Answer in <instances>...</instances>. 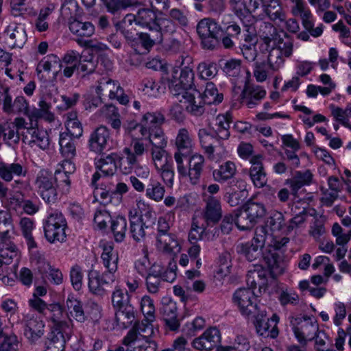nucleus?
<instances>
[{"label": "nucleus", "instance_id": "nucleus-17", "mask_svg": "<svg viewBox=\"0 0 351 351\" xmlns=\"http://www.w3.org/2000/svg\"><path fill=\"white\" fill-rule=\"evenodd\" d=\"M110 135L108 129L106 126H99L91 132L88 141V147L90 152L101 154L106 148Z\"/></svg>", "mask_w": 351, "mask_h": 351}, {"label": "nucleus", "instance_id": "nucleus-51", "mask_svg": "<svg viewBox=\"0 0 351 351\" xmlns=\"http://www.w3.org/2000/svg\"><path fill=\"white\" fill-rule=\"evenodd\" d=\"M278 70H273L269 62L263 60L255 61L254 63V76L257 82H265L267 78L272 75L275 72Z\"/></svg>", "mask_w": 351, "mask_h": 351}, {"label": "nucleus", "instance_id": "nucleus-52", "mask_svg": "<svg viewBox=\"0 0 351 351\" xmlns=\"http://www.w3.org/2000/svg\"><path fill=\"white\" fill-rule=\"evenodd\" d=\"M19 225L22 234L26 239L28 248H36L37 244L32 234V232L34 228V221L29 217H23L20 220Z\"/></svg>", "mask_w": 351, "mask_h": 351}, {"label": "nucleus", "instance_id": "nucleus-40", "mask_svg": "<svg viewBox=\"0 0 351 351\" xmlns=\"http://www.w3.org/2000/svg\"><path fill=\"white\" fill-rule=\"evenodd\" d=\"M175 144L177 148L176 153H182L183 154H191L193 141L187 129L181 128L178 130Z\"/></svg>", "mask_w": 351, "mask_h": 351}, {"label": "nucleus", "instance_id": "nucleus-26", "mask_svg": "<svg viewBox=\"0 0 351 351\" xmlns=\"http://www.w3.org/2000/svg\"><path fill=\"white\" fill-rule=\"evenodd\" d=\"M251 167L250 176L256 187H263L267 183V175L263 164V157L261 155L254 156L250 159Z\"/></svg>", "mask_w": 351, "mask_h": 351}, {"label": "nucleus", "instance_id": "nucleus-19", "mask_svg": "<svg viewBox=\"0 0 351 351\" xmlns=\"http://www.w3.org/2000/svg\"><path fill=\"white\" fill-rule=\"evenodd\" d=\"M23 322L25 324V336L30 343H36L44 335V322L31 315H26Z\"/></svg>", "mask_w": 351, "mask_h": 351}, {"label": "nucleus", "instance_id": "nucleus-18", "mask_svg": "<svg viewBox=\"0 0 351 351\" xmlns=\"http://www.w3.org/2000/svg\"><path fill=\"white\" fill-rule=\"evenodd\" d=\"M5 43L10 48H22L27 36L25 28L20 24H10L3 32Z\"/></svg>", "mask_w": 351, "mask_h": 351}, {"label": "nucleus", "instance_id": "nucleus-62", "mask_svg": "<svg viewBox=\"0 0 351 351\" xmlns=\"http://www.w3.org/2000/svg\"><path fill=\"white\" fill-rule=\"evenodd\" d=\"M302 25L305 29L313 37H318L323 32V25L321 24L316 28H313L314 23L312 21V14L311 11H306L302 16Z\"/></svg>", "mask_w": 351, "mask_h": 351}, {"label": "nucleus", "instance_id": "nucleus-10", "mask_svg": "<svg viewBox=\"0 0 351 351\" xmlns=\"http://www.w3.org/2000/svg\"><path fill=\"white\" fill-rule=\"evenodd\" d=\"M96 93L100 97L108 96L110 99H116L122 105H127L130 101L119 82L108 77H104L98 81Z\"/></svg>", "mask_w": 351, "mask_h": 351}, {"label": "nucleus", "instance_id": "nucleus-46", "mask_svg": "<svg viewBox=\"0 0 351 351\" xmlns=\"http://www.w3.org/2000/svg\"><path fill=\"white\" fill-rule=\"evenodd\" d=\"M97 66V61L95 60L92 54L81 55L79 59L77 75L84 79L89 75L93 73Z\"/></svg>", "mask_w": 351, "mask_h": 351}, {"label": "nucleus", "instance_id": "nucleus-16", "mask_svg": "<svg viewBox=\"0 0 351 351\" xmlns=\"http://www.w3.org/2000/svg\"><path fill=\"white\" fill-rule=\"evenodd\" d=\"M178 101L185 104V108L194 116H201L204 112V104L200 93L193 89L187 93L181 94L180 97H176Z\"/></svg>", "mask_w": 351, "mask_h": 351}, {"label": "nucleus", "instance_id": "nucleus-34", "mask_svg": "<svg viewBox=\"0 0 351 351\" xmlns=\"http://www.w3.org/2000/svg\"><path fill=\"white\" fill-rule=\"evenodd\" d=\"M26 173L25 167L21 163L0 162V177L5 182H10L14 177H25Z\"/></svg>", "mask_w": 351, "mask_h": 351}, {"label": "nucleus", "instance_id": "nucleus-47", "mask_svg": "<svg viewBox=\"0 0 351 351\" xmlns=\"http://www.w3.org/2000/svg\"><path fill=\"white\" fill-rule=\"evenodd\" d=\"M117 325L123 328L130 326L135 321V311L132 304L115 311Z\"/></svg>", "mask_w": 351, "mask_h": 351}, {"label": "nucleus", "instance_id": "nucleus-49", "mask_svg": "<svg viewBox=\"0 0 351 351\" xmlns=\"http://www.w3.org/2000/svg\"><path fill=\"white\" fill-rule=\"evenodd\" d=\"M74 137L65 132L60 134L59 145L62 155L68 159L74 158L76 155V147Z\"/></svg>", "mask_w": 351, "mask_h": 351}, {"label": "nucleus", "instance_id": "nucleus-50", "mask_svg": "<svg viewBox=\"0 0 351 351\" xmlns=\"http://www.w3.org/2000/svg\"><path fill=\"white\" fill-rule=\"evenodd\" d=\"M145 192L148 198L160 202L164 197L165 189L157 179L151 177L146 182Z\"/></svg>", "mask_w": 351, "mask_h": 351}, {"label": "nucleus", "instance_id": "nucleus-44", "mask_svg": "<svg viewBox=\"0 0 351 351\" xmlns=\"http://www.w3.org/2000/svg\"><path fill=\"white\" fill-rule=\"evenodd\" d=\"M129 219L130 234L132 239L136 242L143 241L146 237L145 228H147L148 226H145L138 216L136 213L133 215L132 211L130 212Z\"/></svg>", "mask_w": 351, "mask_h": 351}, {"label": "nucleus", "instance_id": "nucleus-35", "mask_svg": "<svg viewBox=\"0 0 351 351\" xmlns=\"http://www.w3.org/2000/svg\"><path fill=\"white\" fill-rule=\"evenodd\" d=\"M69 28L71 32L77 36V40H87L95 33V26L90 22H82L77 19L69 21Z\"/></svg>", "mask_w": 351, "mask_h": 351}, {"label": "nucleus", "instance_id": "nucleus-33", "mask_svg": "<svg viewBox=\"0 0 351 351\" xmlns=\"http://www.w3.org/2000/svg\"><path fill=\"white\" fill-rule=\"evenodd\" d=\"M66 306L69 322H72L71 317L80 323H84L88 319V316L83 308V304L80 300L73 297H69L66 300Z\"/></svg>", "mask_w": 351, "mask_h": 351}, {"label": "nucleus", "instance_id": "nucleus-39", "mask_svg": "<svg viewBox=\"0 0 351 351\" xmlns=\"http://www.w3.org/2000/svg\"><path fill=\"white\" fill-rule=\"evenodd\" d=\"M135 25V17L133 14H127L123 19L116 24V28L120 31L124 36L127 43L134 41L133 38L138 34L136 32Z\"/></svg>", "mask_w": 351, "mask_h": 351}, {"label": "nucleus", "instance_id": "nucleus-55", "mask_svg": "<svg viewBox=\"0 0 351 351\" xmlns=\"http://www.w3.org/2000/svg\"><path fill=\"white\" fill-rule=\"evenodd\" d=\"M202 99L204 102L207 104H218L223 101V95L219 93L214 83L208 82Z\"/></svg>", "mask_w": 351, "mask_h": 351}, {"label": "nucleus", "instance_id": "nucleus-8", "mask_svg": "<svg viewBox=\"0 0 351 351\" xmlns=\"http://www.w3.org/2000/svg\"><path fill=\"white\" fill-rule=\"evenodd\" d=\"M255 289L248 286L247 288H240L233 295V302L236 304L241 314L246 317L255 315L259 311L256 297Z\"/></svg>", "mask_w": 351, "mask_h": 351}, {"label": "nucleus", "instance_id": "nucleus-53", "mask_svg": "<svg viewBox=\"0 0 351 351\" xmlns=\"http://www.w3.org/2000/svg\"><path fill=\"white\" fill-rule=\"evenodd\" d=\"M111 230L114 240L121 242L125 237L127 231V220L124 217L118 216L111 221Z\"/></svg>", "mask_w": 351, "mask_h": 351}, {"label": "nucleus", "instance_id": "nucleus-4", "mask_svg": "<svg viewBox=\"0 0 351 351\" xmlns=\"http://www.w3.org/2000/svg\"><path fill=\"white\" fill-rule=\"evenodd\" d=\"M197 33L201 38V45L205 49H216L223 35L221 26L212 18L200 20L197 25Z\"/></svg>", "mask_w": 351, "mask_h": 351}, {"label": "nucleus", "instance_id": "nucleus-63", "mask_svg": "<svg viewBox=\"0 0 351 351\" xmlns=\"http://www.w3.org/2000/svg\"><path fill=\"white\" fill-rule=\"evenodd\" d=\"M60 66V58L55 54H49L44 57L38 64L36 71L38 74L42 71L49 72L56 66Z\"/></svg>", "mask_w": 351, "mask_h": 351}, {"label": "nucleus", "instance_id": "nucleus-58", "mask_svg": "<svg viewBox=\"0 0 351 351\" xmlns=\"http://www.w3.org/2000/svg\"><path fill=\"white\" fill-rule=\"evenodd\" d=\"M123 152L126 155V161H123V160L118 161V167L122 173L129 174L132 171L138 160L137 158H135L132 154V150L129 147H125L123 149Z\"/></svg>", "mask_w": 351, "mask_h": 351}, {"label": "nucleus", "instance_id": "nucleus-43", "mask_svg": "<svg viewBox=\"0 0 351 351\" xmlns=\"http://www.w3.org/2000/svg\"><path fill=\"white\" fill-rule=\"evenodd\" d=\"M162 285V268L159 265H153L146 276L147 291L152 294L157 293Z\"/></svg>", "mask_w": 351, "mask_h": 351}, {"label": "nucleus", "instance_id": "nucleus-9", "mask_svg": "<svg viewBox=\"0 0 351 351\" xmlns=\"http://www.w3.org/2000/svg\"><path fill=\"white\" fill-rule=\"evenodd\" d=\"M116 280V276L100 272L97 270H90L88 273V287L89 291L97 297L107 295Z\"/></svg>", "mask_w": 351, "mask_h": 351}, {"label": "nucleus", "instance_id": "nucleus-22", "mask_svg": "<svg viewBox=\"0 0 351 351\" xmlns=\"http://www.w3.org/2000/svg\"><path fill=\"white\" fill-rule=\"evenodd\" d=\"M135 25L147 27L152 33L156 31L161 32L160 24L158 23L157 15L152 9L141 8L136 14Z\"/></svg>", "mask_w": 351, "mask_h": 351}, {"label": "nucleus", "instance_id": "nucleus-29", "mask_svg": "<svg viewBox=\"0 0 351 351\" xmlns=\"http://www.w3.org/2000/svg\"><path fill=\"white\" fill-rule=\"evenodd\" d=\"M312 180L313 173L310 170L297 171L292 178L285 180V184L289 186L291 194L296 196L298 191L303 186L309 185Z\"/></svg>", "mask_w": 351, "mask_h": 351}, {"label": "nucleus", "instance_id": "nucleus-41", "mask_svg": "<svg viewBox=\"0 0 351 351\" xmlns=\"http://www.w3.org/2000/svg\"><path fill=\"white\" fill-rule=\"evenodd\" d=\"M204 157L199 154H195L190 158L189 177L192 184L198 183L204 166Z\"/></svg>", "mask_w": 351, "mask_h": 351}, {"label": "nucleus", "instance_id": "nucleus-31", "mask_svg": "<svg viewBox=\"0 0 351 351\" xmlns=\"http://www.w3.org/2000/svg\"><path fill=\"white\" fill-rule=\"evenodd\" d=\"M222 216L220 200L213 195L207 197L204 217L206 221L213 223H217Z\"/></svg>", "mask_w": 351, "mask_h": 351}, {"label": "nucleus", "instance_id": "nucleus-36", "mask_svg": "<svg viewBox=\"0 0 351 351\" xmlns=\"http://www.w3.org/2000/svg\"><path fill=\"white\" fill-rule=\"evenodd\" d=\"M254 270L248 271L246 282L252 289H256L258 287V291L260 293L261 289L267 285V271L261 265H254Z\"/></svg>", "mask_w": 351, "mask_h": 351}, {"label": "nucleus", "instance_id": "nucleus-59", "mask_svg": "<svg viewBox=\"0 0 351 351\" xmlns=\"http://www.w3.org/2000/svg\"><path fill=\"white\" fill-rule=\"evenodd\" d=\"M269 55L267 62L271 64L273 70H279L284 63V54L272 44L268 48Z\"/></svg>", "mask_w": 351, "mask_h": 351}, {"label": "nucleus", "instance_id": "nucleus-12", "mask_svg": "<svg viewBox=\"0 0 351 351\" xmlns=\"http://www.w3.org/2000/svg\"><path fill=\"white\" fill-rule=\"evenodd\" d=\"M22 141L31 147H38L43 150L49 148L50 139L47 131L38 125H29L26 131L21 132Z\"/></svg>", "mask_w": 351, "mask_h": 351}, {"label": "nucleus", "instance_id": "nucleus-42", "mask_svg": "<svg viewBox=\"0 0 351 351\" xmlns=\"http://www.w3.org/2000/svg\"><path fill=\"white\" fill-rule=\"evenodd\" d=\"M257 33L266 45V50L271 46L272 41H275L279 35L276 28L270 23L261 21L258 24Z\"/></svg>", "mask_w": 351, "mask_h": 351}, {"label": "nucleus", "instance_id": "nucleus-27", "mask_svg": "<svg viewBox=\"0 0 351 351\" xmlns=\"http://www.w3.org/2000/svg\"><path fill=\"white\" fill-rule=\"evenodd\" d=\"M229 3L234 14L242 21L251 17L259 6L258 0H229Z\"/></svg>", "mask_w": 351, "mask_h": 351}, {"label": "nucleus", "instance_id": "nucleus-13", "mask_svg": "<svg viewBox=\"0 0 351 351\" xmlns=\"http://www.w3.org/2000/svg\"><path fill=\"white\" fill-rule=\"evenodd\" d=\"M134 41H130L128 45L134 49L136 53L145 54L148 53L154 44L161 43L162 41V34L161 32L156 31L151 34L138 33L133 38Z\"/></svg>", "mask_w": 351, "mask_h": 351}, {"label": "nucleus", "instance_id": "nucleus-61", "mask_svg": "<svg viewBox=\"0 0 351 351\" xmlns=\"http://www.w3.org/2000/svg\"><path fill=\"white\" fill-rule=\"evenodd\" d=\"M112 304L115 311L131 304L128 293H124L123 290L119 287L116 288L112 292Z\"/></svg>", "mask_w": 351, "mask_h": 351}, {"label": "nucleus", "instance_id": "nucleus-30", "mask_svg": "<svg viewBox=\"0 0 351 351\" xmlns=\"http://www.w3.org/2000/svg\"><path fill=\"white\" fill-rule=\"evenodd\" d=\"M264 13L276 23L286 21V14L278 0H262Z\"/></svg>", "mask_w": 351, "mask_h": 351}, {"label": "nucleus", "instance_id": "nucleus-28", "mask_svg": "<svg viewBox=\"0 0 351 351\" xmlns=\"http://www.w3.org/2000/svg\"><path fill=\"white\" fill-rule=\"evenodd\" d=\"M47 311L50 313L49 317L53 324L51 328L61 329L64 332H70L69 322L66 321L68 318L67 313L64 312L61 305L51 304Z\"/></svg>", "mask_w": 351, "mask_h": 351}, {"label": "nucleus", "instance_id": "nucleus-6", "mask_svg": "<svg viewBox=\"0 0 351 351\" xmlns=\"http://www.w3.org/2000/svg\"><path fill=\"white\" fill-rule=\"evenodd\" d=\"M35 184L38 193L47 204H52L57 201L56 178L52 172L46 169L40 170L36 176Z\"/></svg>", "mask_w": 351, "mask_h": 351}, {"label": "nucleus", "instance_id": "nucleus-5", "mask_svg": "<svg viewBox=\"0 0 351 351\" xmlns=\"http://www.w3.org/2000/svg\"><path fill=\"white\" fill-rule=\"evenodd\" d=\"M291 326L298 343L307 344L315 338L319 326L313 317L304 315L302 317H291Z\"/></svg>", "mask_w": 351, "mask_h": 351}, {"label": "nucleus", "instance_id": "nucleus-56", "mask_svg": "<svg viewBox=\"0 0 351 351\" xmlns=\"http://www.w3.org/2000/svg\"><path fill=\"white\" fill-rule=\"evenodd\" d=\"M142 138H149L152 148L165 147L167 144L165 134L161 128L152 129L146 135L141 136Z\"/></svg>", "mask_w": 351, "mask_h": 351}, {"label": "nucleus", "instance_id": "nucleus-38", "mask_svg": "<svg viewBox=\"0 0 351 351\" xmlns=\"http://www.w3.org/2000/svg\"><path fill=\"white\" fill-rule=\"evenodd\" d=\"M238 186V189H235L234 185H227L224 188L223 199L232 207L239 206L247 197V191L244 189H241V185ZM244 185L242 186V187Z\"/></svg>", "mask_w": 351, "mask_h": 351}, {"label": "nucleus", "instance_id": "nucleus-14", "mask_svg": "<svg viewBox=\"0 0 351 351\" xmlns=\"http://www.w3.org/2000/svg\"><path fill=\"white\" fill-rule=\"evenodd\" d=\"M251 317H254V324L258 334L271 338H276L278 336L277 323L279 321V317L276 314H274L267 322L265 319V314L263 311H258L255 315Z\"/></svg>", "mask_w": 351, "mask_h": 351}, {"label": "nucleus", "instance_id": "nucleus-21", "mask_svg": "<svg viewBox=\"0 0 351 351\" xmlns=\"http://www.w3.org/2000/svg\"><path fill=\"white\" fill-rule=\"evenodd\" d=\"M221 341V333L215 327L210 328L193 341V346L199 350H210Z\"/></svg>", "mask_w": 351, "mask_h": 351}, {"label": "nucleus", "instance_id": "nucleus-54", "mask_svg": "<svg viewBox=\"0 0 351 351\" xmlns=\"http://www.w3.org/2000/svg\"><path fill=\"white\" fill-rule=\"evenodd\" d=\"M197 70L199 77L206 80L214 78L218 73L217 64L210 60L200 62L197 67Z\"/></svg>", "mask_w": 351, "mask_h": 351}, {"label": "nucleus", "instance_id": "nucleus-60", "mask_svg": "<svg viewBox=\"0 0 351 351\" xmlns=\"http://www.w3.org/2000/svg\"><path fill=\"white\" fill-rule=\"evenodd\" d=\"M107 11L112 14L117 13L121 9L131 6L135 3V0H101Z\"/></svg>", "mask_w": 351, "mask_h": 351}, {"label": "nucleus", "instance_id": "nucleus-37", "mask_svg": "<svg viewBox=\"0 0 351 351\" xmlns=\"http://www.w3.org/2000/svg\"><path fill=\"white\" fill-rule=\"evenodd\" d=\"M165 117L160 112L145 113L141 122V134L146 135L153 128H161Z\"/></svg>", "mask_w": 351, "mask_h": 351}, {"label": "nucleus", "instance_id": "nucleus-15", "mask_svg": "<svg viewBox=\"0 0 351 351\" xmlns=\"http://www.w3.org/2000/svg\"><path fill=\"white\" fill-rule=\"evenodd\" d=\"M237 169L234 162L226 161L219 166V167L213 171V177L215 182L223 184L227 182L228 185H237L243 184L241 179L235 178Z\"/></svg>", "mask_w": 351, "mask_h": 351}, {"label": "nucleus", "instance_id": "nucleus-32", "mask_svg": "<svg viewBox=\"0 0 351 351\" xmlns=\"http://www.w3.org/2000/svg\"><path fill=\"white\" fill-rule=\"evenodd\" d=\"M156 247L165 254H172L180 250L177 235L170 232L162 236H156Z\"/></svg>", "mask_w": 351, "mask_h": 351}, {"label": "nucleus", "instance_id": "nucleus-11", "mask_svg": "<svg viewBox=\"0 0 351 351\" xmlns=\"http://www.w3.org/2000/svg\"><path fill=\"white\" fill-rule=\"evenodd\" d=\"M122 160L123 157L116 152L102 155L99 159L95 160V165L97 171L93 175L92 185H96L101 175L105 177H110L115 174L118 168V161Z\"/></svg>", "mask_w": 351, "mask_h": 351}, {"label": "nucleus", "instance_id": "nucleus-3", "mask_svg": "<svg viewBox=\"0 0 351 351\" xmlns=\"http://www.w3.org/2000/svg\"><path fill=\"white\" fill-rule=\"evenodd\" d=\"M266 213L267 209L263 203L248 201L237 209V227L241 230H250Z\"/></svg>", "mask_w": 351, "mask_h": 351}, {"label": "nucleus", "instance_id": "nucleus-20", "mask_svg": "<svg viewBox=\"0 0 351 351\" xmlns=\"http://www.w3.org/2000/svg\"><path fill=\"white\" fill-rule=\"evenodd\" d=\"M3 110L7 114H25L29 108V104L23 96H18L12 101V96L9 93V88L3 90Z\"/></svg>", "mask_w": 351, "mask_h": 351}, {"label": "nucleus", "instance_id": "nucleus-7", "mask_svg": "<svg viewBox=\"0 0 351 351\" xmlns=\"http://www.w3.org/2000/svg\"><path fill=\"white\" fill-rule=\"evenodd\" d=\"M67 227L66 219L60 213H54L47 217L44 223L46 239L50 243L63 242L66 237L65 229Z\"/></svg>", "mask_w": 351, "mask_h": 351}, {"label": "nucleus", "instance_id": "nucleus-24", "mask_svg": "<svg viewBox=\"0 0 351 351\" xmlns=\"http://www.w3.org/2000/svg\"><path fill=\"white\" fill-rule=\"evenodd\" d=\"M266 95V91L259 86H252L247 84L241 92V102L249 108H253L257 106L261 99Z\"/></svg>", "mask_w": 351, "mask_h": 351}, {"label": "nucleus", "instance_id": "nucleus-48", "mask_svg": "<svg viewBox=\"0 0 351 351\" xmlns=\"http://www.w3.org/2000/svg\"><path fill=\"white\" fill-rule=\"evenodd\" d=\"M237 252L244 256L250 262L262 257V248L252 242L239 243L237 245Z\"/></svg>", "mask_w": 351, "mask_h": 351}, {"label": "nucleus", "instance_id": "nucleus-57", "mask_svg": "<svg viewBox=\"0 0 351 351\" xmlns=\"http://www.w3.org/2000/svg\"><path fill=\"white\" fill-rule=\"evenodd\" d=\"M221 68L223 73L230 77H237L241 70V61L238 59H229L221 61Z\"/></svg>", "mask_w": 351, "mask_h": 351}, {"label": "nucleus", "instance_id": "nucleus-1", "mask_svg": "<svg viewBox=\"0 0 351 351\" xmlns=\"http://www.w3.org/2000/svg\"><path fill=\"white\" fill-rule=\"evenodd\" d=\"M232 119L230 113L219 114L215 119V124L213 128L215 134H210L204 129H200L198 132V138L202 148L210 160L215 159V152L217 145H220L221 140H227L230 136V124Z\"/></svg>", "mask_w": 351, "mask_h": 351}, {"label": "nucleus", "instance_id": "nucleus-64", "mask_svg": "<svg viewBox=\"0 0 351 351\" xmlns=\"http://www.w3.org/2000/svg\"><path fill=\"white\" fill-rule=\"evenodd\" d=\"M141 311L145 318L149 322L155 320V307L153 300L149 295H144L141 300Z\"/></svg>", "mask_w": 351, "mask_h": 351}, {"label": "nucleus", "instance_id": "nucleus-25", "mask_svg": "<svg viewBox=\"0 0 351 351\" xmlns=\"http://www.w3.org/2000/svg\"><path fill=\"white\" fill-rule=\"evenodd\" d=\"M102 250L101 258L103 265L106 269L104 272L116 276L115 274L118 269L119 262L117 252L114 250L113 245L111 243H104L102 245Z\"/></svg>", "mask_w": 351, "mask_h": 351}, {"label": "nucleus", "instance_id": "nucleus-45", "mask_svg": "<svg viewBox=\"0 0 351 351\" xmlns=\"http://www.w3.org/2000/svg\"><path fill=\"white\" fill-rule=\"evenodd\" d=\"M65 127L68 132L75 138H79L82 136L83 128L81 121L78 119L77 112L76 111H70L65 115Z\"/></svg>", "mask_w": 351, "mask_h": 351}, {"label": "nucleus", "instance_id": "nucleus-2", "mask_svg": "<svg viewBox=\"0 0 351 351\" xmlns=\"http://www.w3.org/2000/svg\"><path fill=\"white\" fill-rule=\"evenodd\" d=\"M181 61L178 60L180 72L177 76L178 71H173V75L169 81V88L171 94L176 97H180L181 94L192 90L193 85L194 72L193 58L189 55L181 56Z\"/></svg>", "mask_w": 351, "mask_h": 351}, {"label": "nucleus", "instance_id": "nucleus-23", "mask_svg": "<svg viewBox=\"0 0 351 351\" xmlns=\"http://www.w3.org/2000/svg\"><path fill=\"white\" fill-rule=\"evenodd\" d=\"M69 332L51 328L45 343V351H64L66 341L69 339Z\"/></svg>", "mask_w": 351, "mask_h": 351}]
</instances>
